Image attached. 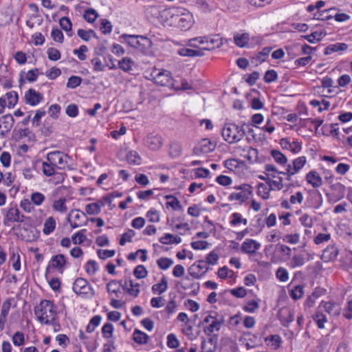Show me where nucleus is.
<instances>
[{
    "label": "nucleus",
    "mask_w": 352,
    "mask_h": 352,
    "mask_svg": "<svg viewBox=\"0 0 352 352\" xmlns=\"http://www.w3.org/2000/svg\"><path fill=\"white\" fill-rule=\"evenodd\" d=\"M34 314L40 322L53 324L56 314V307L51 300H43L34 307Z\"/></svg>",
    "instance_id": "1"
},
{
    "label": "nucleus",
    "mask_w": 352,
    "mask_h": 352,
    "mask_svg": "<svg viewBox=\"0 0 352 352\" xmlns=\"http://www.w3.org/2000/svg\"><path fill=\"white\" fill-rule=\"evenodd\" d=\"M171 23L182 30H187L192 25V14L184 8H175L171 11Z\"/></svg>",
    "instance_id": "2"
},
{
    "label": "nucleus",
    "mask_w": 352,
    "mask_h": 352,
    "mask_svg": "<svg viewBox=\"0 0 352 352\" xmlns=\"http://www.w3.org/2000/svg\"><path fill=\"white\" fill-rule=\"evenodd\" d=\"M242 126L234 123H226L222 129L221 134L225 141L229 144L239 142L245 135V131Z\"/></svg>",
    "instance_id": "3"
},
{
    "label": "nucleus",
    "mask_w": 352,
    "mask_h": 352,
    "mask_svg": "<svg viewBox=\"0 0 352 352\" xmlns=\"http://www.w3.org/2000/svg\"><path fill=\"white\" fill-rule=\"evenodd\" d=\"M151 76L153 82L161 86L173 87V78L169 71L162 69H155Z\"/></svg>",
    "instance_id": "4"
},
{
    "label": "nucleus",
    "mask_w": 352,
    "mask_h": 352,
    "mask_svg": "<svg viewBox=\"0 0 352 352\" xmlns=\"http://www.w3.org/2000/svg\"><path fill=\"white\" fill-rule=\"evenodd\" d=\"M69 156L60 151H52L47 154V160L58 169H64L67 165Z\"/></svg>",
    "instance_id": "5"
},
{
    "label": "nucleus",
    "mask_w": 352,
    "mask_h": 352,
    "mask_svg": "<svg viewBox=\"0 0 352 352\" xmlns=\"http://www.w3.org/2000/svg\"><path fill=\"white\" fill-rule=\"evenodd\" d=\"M66 257L62 254H59L52 256L45 270V278H47L48 274L50 273V270L51 268L57 270L58 272L62 273L66 264Z\"/></svg>",
    "instance_id": "6"
},
{
    "label": "nucleus",
    "mask_w": 352,
    "mask_h": 352,
    "mask_svg": "<svg viewBox=\"0 0 352 352\" xmlns=\"http://www.w3.org/2000/svg\"><path fill=\"white\" fill-rule=\"evenodd\" d=\"M236 188L241 191L231 193L228 197L230 201L237 200L241 203H243L249 199L250 196L252 193V186L250 184H244L239 187H236Z\"/></svg>",
    "instance_id": "7"
},
{
    "label": "nucleus",
    "mask_w": 352,
    "mask_h": 352,
    "mask_svg": "<svg viewBox=\"0 0 352 352\" xmlns=\"http://www.w3.org/2000/svg\"><path fill=\"white\" fill-rule=\"evenodd\" d=\"M72 289L77 295L86 296L92 290V287L87 279L77 278L73 283Z\"/></svg>",
    "instance_id": "8"
},
{
    "label": "nucleus",
    "mask_w": 352,
    "mask_h": 352,
    "mask_svg": "<svg viewBox=\"0 0 352 352\" xmlns=\"http://www.w3.org/2000/svg\"><path fill=\"white\" fill-rule=\"evenodd\" d=\"M209 270L207 263L200 260L192 265L188 268L189 274L195 278L199 279L202 277Z\"/></svg>",
    "instance_id": "9"
},
{
    "label": "nucleus",
    "mask_w": 352,
    "mask_h": 352,
    "mask_svg": "<svg viewBox=\"0 0 352 352\" xmlns=\"http://www.w3.org/2000/svg\"><path fill=\"white\" fill-rule=\"evenodd\" d=\"M14 123V119L10 113L0 117V136L6 137L11 131Z\"/></svg>",
    "instance_id": "10"
},
{
    "label": "nucleus",
    "mask_w": 352,
    "mask_h": 352,
    "mask_svg": "<svg viewBox=\"0 0 352 352\" xmlns=\"http://www.w3.org/2000/svg\"><path fill=\"white\" fill-rule=\"evenodd\" d=\"M25 216L22 214L19 208L16 207L10 208L6 215L3 220L5 226H8V222H23L25 219Z\"/></svg>",
    "instance_id": "11"
},
{
    "label": "nucleus",
    "mask_w": 352,
    "mask_h": 352,
    "mask_svg": "<svg viewBox=\"0 0 352 352\" xmlns=\"http://www.w3.org/2000/svg\"><path fill=\"white\" fill-rule=\"evenodd\" d=\"M215 148V145L207 138L203 139L199 144L193 148V153L199 155L202 153H209Z\"/></svg>",
    "instance_id": "12"
},
{
    "label": "nucleus",
    "mask_w": 352,
    "mask_h": 352,
    "mask_svg": "<svg viewBox=\"0 0 352 352\" xmlns=\"http://www.w3.org/2000/svg\"><path fill=\"white\" fill-rule=\"evenodd\" d=\"M43 99V95L36 91L34 89H29L25 94V101L26 104L31 106H36Z\"/></svg>",
    "instance_id": "13"
},
{
    "label": "nucleus",
    "mask_w": 352,
    "mask_h": 352,
    "mask_svg": "<svg viewBox=\"0 0 352 352\" xmlns=\"http://www.w3.org/2000/svg\"><path fill=\"white\" fill-rule=\"evenodd\" d=\"M261 248V244L252 239H247L241 245V251L248 254H254Z\"/></svg>",
    "instance_id": "14"
},
{
    "label": "nucleus",
    "mask_w": 352,
    "mask_h": 352,
    "mask_svg": "<svg viewBox=\"0 0 352 352\" xmlns=\"http://www.w3.org/2000/svg\"><path fill=\"white\" fill-rule=\"evenodd\" d=\"M144 144L151 150L157 151L162 146V138L158 135H149L144 140Z\"/></svg>",
    "instance_id": "15"
},
{
    "label": "nucleus",
    "mask_w": 352,
    "mask_h": 352,
    "mask_svg": "<svg viewBox=\"0 0 352 352\" xmlns=\"http://www.w3.org/2000/svg\"><path fill=\"white\" fill-rule=\"evenodd\" d=\"M339 250L338 248L335 245H329L323 250L321 259L324 262L334 261L337 258Z\"/></svg>",
    "instance_id": "16"
},
{
    "label": "nucleus",
    "mask_w": 352,
    "mask_h": 352,
    "mask_svg": "<svg viewBox=\"0 0 352 352\" xmlns=\"http://www.w3.org/2000/svg\"><path fill=\"white\" fill-rule=\"evenodd\" d=\"M280 144L283 149L289 150L293 153H298L301 150V144L297 141L290 142L287 138H282Z\"/></svg>",
    "instance_id": "17"
},
{
    "label": "nucleus",
    "mask_w": 352,
    "mask_h": 352,
    "mask_svg": "<svg viewBox=\"0 0 352 352\" xmlns=\"http://www.w3.org/2000/svg\"><path fill=\"white\" fill-rule=\"evenodd\" d=\"M152 45L153 43L148 37L138 36V42H137L135 49L144 54H148Z\"/></svg>",
    "instance_id": "18"
},
{
    "label": "nucleus",
    "mask_w": 352,
    "mask_h": 352,
    "mask_svg": "<svg viewBox=\"0 0 352 352\" xmlns=\"http://www.w3.org/2000/svg\"><path fill=\"white\" fill-rule=\"evenodd\" d=\"M278 318L283 327H288L289 324L294 320V312L288 309H283L279 313Z\"/></svg>",
    "instance_id": "19"
},
{
    "label": "nucleus",
    "mask_w": 352,
    "mask_h": 352,
    "mask_svg": "<svg viewBox=\"0 0 352 352\" xmlns=\"http://www.w3.org/2000/svg\"><path fill=\"white\" fill-rule=\"evenodd\" d=\"M323 307L325 311L329 314L333 316H339L340 314V306L335 302H324L322 301L319 305V308Z\"/></svg>",
    "instance_id": "20"
},
{
    "label": "nucleus",
    "mask_w": 352,
    "mask_h": 352,
    "mask_svg": "<svg viewBox=\"0 0 352 352\" xmlns=\"http://www.w3.org/2000/svg\"><path fill=\"white\" fill-rule=\"evenodd\" d=\"M125 289L122 281L117 280H112L107 285V289L109 294H114L117 298L120 297L121 294L120 288Z\"/></svg>",
    "instance_id": "21"
},
{
    "label": "nucleus",
    "mask_w": 352,
    "mask_h": 352,
    "mask_svg": "<svg viewBox=\"0 0 352 352\" xmlns=\"http://www.w3.org/2000/svg\"><path fill=\"white\" fill-rule=\"evenodd\" d=\"M181 287L184 290L192 289L190 294L193 296H196L199 290V283L192 282L188 276H186L183 278Z\"/></svg>",
    "instance_id": "22"
},
{
    "label": "nucleus",
    "mask_w": 352,
    "mask_h": 352,
    "mask_svg": "<svg viewBox=\"0 0 352 352\" xmlns=\"http://www.w3.org/2000/svg\"><path fill=\"white\" fill-rule=\"evenodd\" d=\"M234 42L235 45L241 48L248 47V42L250 40L248 33H236L234 35Z\"/></svg>",
    "instance_id": "23"
},
{
    "label": "nucleus",
    "mask_w": 352,
    "mask_h": 352,
    "mask_svg": "<svg viewBox=\"0 0 352 352\" xmlns=\"http://www.w3.org/2000/svg\"><path fill=\"white\" fill-rule=\"evenodd\" d=\"M306 179L314 188H319L322 185V178L315 170L308 173L306 175Z\"/></svg>",
    "instance_id": "24"
},
{
    "label": "nucleus",
    "mask_w": 352,
    "mask_h": 352,
    "mask_svg": "<svg viewBox=\"0 0 352 352\" xmlns=\"http://www.w3.org/2000/svg\"><path fill=\"white\" fill-rule=\"evenodd\" d=\"M256 340V336L252 335L250 333H247L240 338L239 342L245 345L248 349H250L254 348L258 345Z\"/></svg>",
    "instance_id": "25"
},
{
    "label": "nucleus",
    "mask_w": 352,
    "mask_h": 352,
    "mask_svg": "<svg viewBox=\"0 0 352 352\" xmlns=\"http://www.w3.org/2000/svg\"><path fill=\"white\" fill-rule=\"evenodd\" d=\"M223 323V319L222 317L219 319L214 318L208 326L204 328V332L209 336L214 331H219L221 329Z\"/></svg>",
    "instance_id": "26"
},
{
    "label": "nucleus",
    "mask_w": 352,
    "mask_h": 352,
    "mask_svg": "<svg viewBox=\"0 0 352 352\" xmlns=\"http://www.w3.org/2000/svg\"><path fill=\"white\" fill-rule=\"evenodd\" d=\"M272 50V47H265L261 52H259L256 56L252 58V63H254L256 65L263 63L268 57L270 52Z\"/></svg>",
    "instance_id": "27"
},
{
    "label": "nucleus",
    "mask_w": 352,
    "mask_h": 352,
    "mask_svg": "<svg viewBox=\"0 0 352 352\" xmlns=\"http://www.w3.org/2000/svg\"><path fill=\"white\" fill-rule=\"evenodd\" d=\"M125 289L128 292L129 294L133 296L134 297H137L140 294V284L134 283L132 280H129V281L125 280L124 285Z\"/></svg>",
    "instance_id": "28"
},
{
    "label": "nucleus",
    "mask_w": 352,
    "mask_h": 352,
    "mask_svg": "<svg viewBox=\"0 0 352 352\" xmlns=\"http://www.w3.org/2000/svg\"><path fill=\"white\" fill-rule=\"evenodd\" d=\"M348 45L344 43H337L328 45L325 49L324 54L325 55H330L333 52L339 51H344L347 50Z\"/></svg>",
    "instance_id": "29"
},
{
    "label": "nucleus",
    "mask_w": 352,
    "mask_h": 352,
    "mask_svg": "<svg viewBox=\"0 0 352 352\" xmlns=\"http://www.w3.org/2000/svg\"><path fill=\"white\" fill-rule=\"evenodd\" d=\"M133 339L139 344H145L148 343L149 336L139 329H135L133 334Z\"/></svg>",
    "instance_id": "30"
},
{
    "label": "nucleus",
    "mask_w": 352,
    "mask_h": 352,
    "mask_svg": "<svg viewBox=\"0 0 352 352\" xmlns=\"http://www.w3.org/2000/svg\"><path fill=\"white\" fill-rule=\"evenodd\" d=\"M222 45V40L218 36H215L212 38H210L208 36L207 45L206 47H204L203 50L210 51L214 48L220 47Z\"/></svg>",
    "instance_id": "31"
},
{
    "label": "nucleus",
    "mask_w": 352,
    "mask_h": 352,
    "mask_svg": "<svg viewBox=\"0 0 352 352\" xmlns=\"http://www.w3.org/2000/svg\"><path fill=\"white\" fill-rule=\"evenodd\" d=\"M168 289V281L166 278L164 276L162 278L160 283L154 284L152 286V291L154 294L157 293L158 294H162L165 292Z\"/></svg>",
    "instance_id": "32"
},
{
    "label": "nucleus",
    "mask_w": 352,
    "mask_h": 352,
    "mask_svg": "<svg viewBox=\"0 0 352 352\" xmlns=\"http://www.w3.org/2000/svg\"><path fill=\"white\" fill-rule=\"evenodd\" d=\"M271 156L273 157L274 161L280 165H285L287 162V157L282 153L280 151L272 149L270 151Z\"/></svg>",
    "instance_id": "33"
},
{
    "label": "nucleus",
    "mask_w": 352,
    "mask_h": 352,
    "mask_svg": "<svg viewBox=\"0 0 352 352\" xmlns=\"http://www.w3.org/2000/svg\"><path fill=\"white\" fill-rule=\"evenodd\" d=\"M165 199L170 200L167 201V207H170L173 210H182L183 208L177 198L173 195H166Z\"/></svg>",
    "instance_id": "34"
},
{
    "label": "nucleus",
    "mask_w": 352,
    "mask_h": 352,
    "mask_svg": "<svg viewBox=\"0 0 352 352\" xmlns=\"http://www.w3.org/2000/svg\"><path fill=\"white\" fill-rule=\"evenodd\" d=\"M326 35V32L323 31H315L312 32L309 35H305L302 37L306 39L308 42L311 43H314L317 41H320L324 36Z\"/></svg>",
    "instance_id": "35"
},
{
    "label": "nucleus",
    "mask_w": 352,
    "mask_h": 352,
    "mask_svg": "<svg viewBox=\"0 0 352 352\" xmlns=\"http://www.w3.org/2000/svg\"><path fill=\"white\" fill-rule=\"evenodd\" d=\"M55 219L53 217H50L45 220L43 226V232L45 234L48 235L55 230Z\"/></svg>",
    "instance_id": "36"
},
{
    "label": "nucleus",
    "mask_w": 352,
    "mask_h": 352,
    "mask_svg": "<svg viewBox=\"0 0 352 352\" xmlns=\"http://www.w3.org/2000/svg\"><path fill=\"white\" fill-rule=\"evenodd\" d=\"M133 65L134 62L132 60L131 58L128 57H124L118 62L119 67L126 72H129L131 70H132Z\"/></svg>",
    "instance_id": "37"
},
{
    "label": "nucleus",
    "mask_w": 352,
    "mask_h": 352,
    "mask_svg": "<svg viewBox=\"0 0 352 352\" xmlns=\"http://www.w3.org/2000/svg\"><path fill=\"white\" fill-rule=\"evenodd\" d=\"M289 295L293 300H299L304 295V287L300 285L294 286V288L290 290Z\"/></svg>",
    "instance_id": "38"
},
{
    "label": "nucleus",
    "mask_w": 352,
    "mask_h": 352,
    "mask_svg": "<svg viewBox=\"0 0 352 352\" xmlns=\"http://www.w3.org/2000/svg\"><path fill=\"white\" fill-rule=\"evenodd\" d=\"M182 151V144L178 142L170 144L169 154L172 157H177L181 155Z\"/></svg>",
    "instance_id": "39"
},
{
    "label": "nucleus",
    "mask_w": 352,
    "mask_h": 352,
    "mask_svg": "<svg viewBox=\"0 0 352 352\" xmlns=\"http://www.w3.org/2000/svg\"><path fill=\"white\" fill-rule=\"evenodd\" d=\"M313 319L319 329H323L324 327V323L327 321L325 315L318 311L313 315Z\"/></svg>",
    "instance_id": "40"
},
{
    "label": "nucleus",
    "mask_w": 352,
    "mask_h": 352,
    "mask_svg": "<svg viewBox=\"0 0 352 352\" xmlns=\"http://www.w3.org/2000/svg\"><path fill=\"white\" fill-rule=\"evenodd\" d=\"M86 232V230H82L76 234H74L72 236V241L75 245H79L85 242L87 238V236L84 234Z\"/></svg>",
    "instance_id": "41"
},
{
    "label": "nucleus",
    "mask_w": 352,
    "mask_h": 352,
    "mask_svg": "<svg viewBox=\"0 0 352 352\" xmlns=\"http://www.w3.org/2000/svg\"><path fill=\"white\" fill-rule=\"evenodd\" d=\"M6 97L7 98L8 102V107L9 109L13 108L18 102L19 96L18 94L15 91H10L8 92L6 94Z\"/></svg>",
    "instance_id": "42"
},
{
    "label": "nucleus",
    "mask_w": 352,
    "mask_h": 352,
    "mask_svg": "<svg viewBox=\"0 0 352 352\" xmlns=\"http://www.w3.org/2000/svg\"><path fill=\"white\" fill-rule=\"evenodd\" d=\"M307 162L306 157L300 156L293 160V170L294 172H299L300 170L302 168V167L305 165Z\"/></svg>",
    "instance_id": "43"
},
{
    "label": "nucleus",
    "mask_w": 352,
    "mask_h": 352,
    "mask_svg": "<svg viewBox=\"0 0 352 352\" xmlns=\"http://www.w3.org/2000/svg\"><path fill=\"white\" fill-rule=\"evenodd\" d=\"M126 160L130 164H140L141 157L135 151H131L126 155Z\"/></svg>",
    "instance_id": "44"
},
{
    "label": "nucleus",
    "mask_w": 352,
    "mask_h": 352,
    "mask_svg": "<svg viewBox=\"0 0 352 352\" xmlns=\"http://www.w3.org/2000/svg\"><path fill=\"white\" fill-rule=\"evenodd\" d=\"M98 16V14L97 12L93 8L87 9L83 15L84 19L88 23L94 22Z\"/></svg>",
    "instance_id": "45"
},
{
    "label": "nucleus",
    "mask_w": 352,
    "mask_h": 352,
    "mask_svg": "<svg viewBox=\"0 0 352 352\" xmlns=\"http://www.w3.org/2000/svg\"><path fill=\"white\" fill-rule=\"evenodd\" d=\"M133 275L138 279L144 278L147 276L148 271L144 265H139L134 269Z\"/></svg>",
    "instance_id": "46"
},
{
    "label": "nucleus",
    "mask_w": 352,
    "mask_h": 352,
    "mask_svg": "<svg viewBox=\"0 0 352 352\" xmlns=\"http://www.w3.org/2000/svg\"><path fill=\"white\" fill-rule=\"evenodd\" d=\"M157 264L160 269L165 270L173 264V261L169 258L162 257L157 261Z\"/></svg>",
    "instance_id": "47"
},
{
    "label": "nucleus",
    "mask_w": 352,
    "mask_h": 352,
    "mask_svg": "<svg viewBox=\"0 0 352 352\" xmlns=\"http://www.w3.org/2000/svg\"><path fill=\"white\" fill-rule=\"evenodd\" d=\"M259 307L258 302L255 300L248 301L243 307V309L248 313H254Z\"/></svg>",
    "instance_id": "48"
},
{
    "label": "nucleus",
    "mask_w": 352,
    "mask_h": 352,
    "mask_svg": "<svg viewBox=\"0 0 352 352\" xmlns=\"http://www.w3.org/2000/svg\"><path fill=\"white\" fill-rule=\"evenodd\" d=\"M42 166L43 174L47 177L54 175L55 173V168H56L55 166L51 165V163L47 160L43 162Z\"/></svg>",
    "instance_id": "49"
},
{
    "label": "nucleus",
    "mask_w": 352,
    "mask_h": 352,
    "mask_svg": "<svg viewBox=\"0 0 352 352\" xmlns=\"http://www.w3.org/2000/svg\"><path fill=\"white\" fill-rule=\"evenodd\" d=\"M82 82V78L80 76H72L69 78L67 87L70 89H75Z\"/></svg>",
    "instance_id": "50"
},
{
    "label": "nucleus",
    "mask_w": 352,
    "mask_h": 352,
    "mask_svg": "<svg viewBox=\"0 0 352 352\" xmlns=\"http://www.w3.org/2000/svg\"><path fill=\"white\" fill-rule=\"evenodd\" d=\"M65 199H60L55 201L53 204V208L60 212H65L67 210V208L65 205Z\"/></svg>",
    "instance_id": "51"
},
{
    "label": "nucleus",
    "mask_w": 352,
    "mask_h": 352,
    "mask_svg": "<svg viewBox=\"0 0 352 352\" xmlns=\"http://www.w3.org/2000/svg\"><path fill=\"white\" fill-rule=\"evenodd\" d=\"M333 9L329 10H325L322 12H318L317 13L314 14V18L318 20H322V21H327L330 19L333 18V16L329 14L331 11H332Z\"/></svg>",
    "instance_id": "52"
},
{
    "label": "nucleus",
    "mask_w": 352,
    "mask_h": 352,
    "mask_svg": "<svg viewBox=\"0 0 352 352\" xmlns=\"http://www.w3.org/2000/svg\"><path fill=\"white\" fill-rule=\"evenodd\" d=\"M278 78V74L277 72L274 69H270L267 70L263 80L266 83H271L275 80H276Z\"/></svg>",
    "instance_id": "53"
},
{
    "label": "nucleus",
    "mask_w": 352,
    "mask_h": 352,
    "mask_svg": "<svg viewBox=\"0 0 352 352\" xmlns=\"http://www.w3.org/2000/svg\"><path fill=\"white\" fill-rule=\"evenodd\" d=\"M59 25L65 32H72V24L68 17L63 16L59 20Z\"/></svg>",
    "instance_id": "54"
},
{
    "label": "nucleus",
    "mask_w": 352,
    "mask_h": 352,
    "mask_svg": "<svg viewBox=\"0 0 352 352\" xmlns=\"http://www.w3.org/2000/svg\"><path fill=\"white\" fill-rule=\"evenodd\" d=\"M87 52H88V47L82 45L78 49H75L73 53L77 55L79 60H85L87 58V55L85 54Z\"/></svg>",
    "instance_id": "55"
},
{
    "label": "nucleus",
    "mask_w": 352,
    "mask_h": 352,
    "mask_svg": "<svg viewBox=\"0 0 352 352\" xmlns=\"http://www.w3.org/2000/svg\"><path fill=\"white\" fill-rule=\"evenodd\" d=\"M48 58L52 61H56L60 58V52L56 48L50 47L47 50Z\"/></svg>",
    "instance_id": "56"
},
{
    "label": "nucleus",
    "mask_w": 352,
    "mask_h": 352,
    "mask_svg": "<svg viewBox=\"0 0 352 352\" xmlns=\"http://www.w3.org/2000/svg\"><path fill=\"white\" fill-rule=\"evenodd\" d=\"M305 257L302 254H295L292 260L291 265L293 268L301 267L305 264Z\"/></svg>",
    "instance_id": "57"
},
{
    "label": "nucleus",
    "mask_w": 352,
    "mask_h": 352,
    "mask_svg": "<svg viewBox=\"0 0 352 352\" xmlns=\"http://www.w3.org/2000/svg\"><path fill=\"white\" fill-rule=\"evenodd\" d=\"M12 342L15 346H21L24 344V335L21 331H16L12 336Z\"/></svg>",
    "instance_id": "58"
},
{
    "label": "nucleus",
    "mask_w": 352,
    "mask_h": 352,
    "mask_svg": "<svg viewBox=\"0 0 352 352\" xmlns=\"http://www.w3.org/2000/svg\"><path fill=\"white\" fill-rule=\"evenodd\" d=\"M85 270L87 274L94 275L98 271L97 263L94 260H89L85 265Z\"/></svg>",
    "instance_id": "59"
},
{
    "label": "nucleus",
    "mask_w": 352,
    "mask_h": 352,
    "mask_svg": "<svg viewBox=\"0 0 352 352\" xmlns=\"http://www.w3.org/2000/svg\"><path fill=\"white\" fill-rule=\"evenodd\" d=\"M113 332V326L111 323L107 322L102 328V333L105 338L112 337Z\"/></svg>",
    "instance_id": "60"
},
{
    "label": "nucleus",
    "mask_w": 352,
    "mask_h": 352,
    "mask_svg": "<svg viewBox=\"0 0 352 352\" xmlns=\"http://www.w3.org/2000/svg\"><path fill=\"white\" fill-rule=\"evenodd\" d=\"M179 345V341L177 338L176 336L173 333H170L167 336V346L171 349H176Z\"/></svg>",
    "instance_id": "61"
},
{
    "label": "nucleus",
    "mask_w": 352,
    "mask_h": 352,
    "mask_svg": "<svg viewBox=\"0 0 352 352\" xmlns=\"http://www.w3.org/2000/svg\"><path fill=\"white\" fill-rule=\"evenodd\" d=\"M331 239V234L326 233H319L314 239V242L316 245H319L324 242H327Z\"/></svg>",
    "instance_id": "62"
},
{
    "label": "nucleus",
    "mask_w": 352,
    "mask_h": 352,
    "mask_svg": "<svg viewBox=\"0 0 352 352\" xmlns=\"http://www.w3.org/2000/svg\"><path fill=\"white\" fill-rule=\"evenodd\" d=\"M115 250L99 249L97 251V254L98 257L102 260H105L108 258L113 257L115 255Z\"/></svg>",
    "instance_id": "63"
},
{
    "label": "nucleus",
    "mask_w": 352,
    "mask_h": 352,
    "mask_svg": "<svg viewBox=\"0 0 352 352\" xmlns=\"http://www.w3.org/2000/svg\"><path fill=\"white\" fill-rule=\"evenodd\" d=\"M277 278L281 282H286L289 278L288 272L284 267H279L276 272Z\"/></svg>",
    "instance_id": "64"
}]
</instances>
